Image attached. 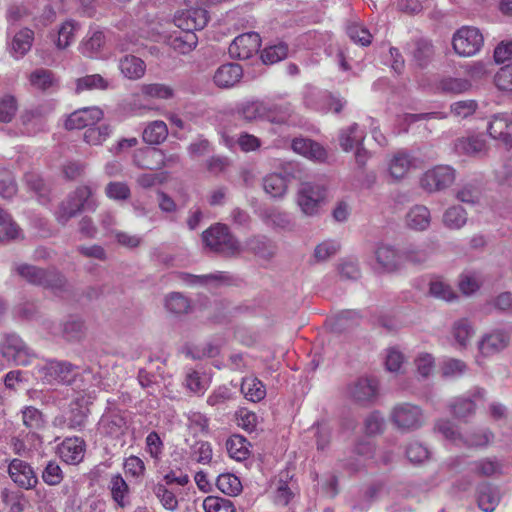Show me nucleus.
Here are the masks:
<instances>
[{
    "label": "nucleus",
    "mask_w": 512,
    "mask_h": 512,
    "mask_svg": "<svg viewBox=\"0 0 512 512\" xmlns=\"http://www.w3.org/2000/svg\"><path fill=\"white\" fill-rule=\"evenodd\" d=\"M105 43V36L102 31L89 30L80 45L82 54L87 57L96 56Z\"/></svg>",
    "instance_id": "obj_37"
},
{
    "label": "nucleus",
    "mask_w": 512,
    "mask_h": 512,
    "mask_svg": "<svg viewBox=\"0 0 512 512\" xmlns=\"http://www.w3.org/2000/svg\"><path fill=\"white\" fill-rule=\"evenodd\" d=\"M267 111L266 102L261 100L246 101L236 108L238 118L248 123L266 120Z\"/></svg>",
    "instance_id": "obj_23"
},
{
    "label": "nucleus",
    "mask_w": 512,
    "mask_h": 512,
    "mask_svg": "<svg viewBox=\"0 0 512 512\" xmlns=\"http://www.w3.org/2000/svg\"><path fill=\"white\" fill-rule=\"evenodd\" d=\"M288 55V46L284 42H278L270 45L261 53V59L264 64H275L282 61Z\"/></svg>",
    "instance_id": "obj_45"
},
{
    "label": "nucleus",
    "mask_w": 512,
    "mask_h": 512,
    "mask_svg": "<svg viewBox=\"0 0 512 512\" xmlns=\"http://www.w3.org/2000/svg\"><path fill=\"white\" fill-rule=\"evenodd\" d=\"M451 410L455 417L465 419L475 411V404L469 397H459L451 404Z\"/></svg>",
    "instance_id": "obj_62"
},
{
    "label": "nucleus",
    "mask_w": 512,
    "mask_h": 512,
    "mask_svg": "<svg viewBox=\"0 0 512 512\" xmlns=\"http://www.w3.org/2000/svg\"><path fill=\"white\" fill-rule=\"evenodd\" d=\"M403 254L393 246L381 243L375 249L377 269L381 272H394L401 266Z\"/></svg>",
    "instance_id": "obj_18"
},
{
    "label": "nucleus",
    "mask_w": 512,
    "mask_h": 512,
    "mask_svg": "<svg viewBox=\"0 0 512 512\" xmlns=\"http://www.w3.org/2000/svg\"><path fill=\"white\" fill-rule=\"evenodd\" d=\"M11 480L20 488L29 490L38 483V477L32 466L21 459H13L8 466Z\"/></svg>",
    "instance_id": "obj_13"
},
{
    "label": "nucleus",
    "mask_w": 512,
    "mask_h": 512,
    "mask_svg": "<svg viewBox=\"0 0 512 512\" xmlns=\"http://www.w3.org/2000/svg\"><path fill=\"white\" fill-rule=\"evenodd\" d=\"M417 168V160L406 151H398L388 162V173L394 181L407 176L410 170Z\"/></svg>",
    "instance_id": "obj_19"
},
{
    "label": "nucleus",
    "mask_w": 512,
    "mask_h": 512,
    "mask_svg": "<svg viewBox=\"0 0 512 512\" xmlns=\"http://www.w3.org/2000/svg\"><path fill=\"white\" fill-rule=\"evenodd\" d=\"M216 486L222 493L229 496H236L242 490L239 478L231 473L220 474L216 479Z\"/></svg>",
    "instance_id": "obj_43"
},
{
    "label": "nucleus",
    "mask_w": 512,
    "mask_h": 512,
    "mask_svg": "<svg viewBox=\"0 0 512 512\" xmlns=\"http://www.w3.org/2000/svg\"><path fill=\"white\" fill-rule=\"evenodd\" d=\"M261 39L258 33L248 32L237 36L229 46V55L232 58L245 60L258 52Z\"/></svg>",
    "instance_id": "obj_12"
},
{
    "label": "nucleus",
    "mask_w": 512,
    "mask_h": 512,
    "mask_svg": "<svg viewBox=\"0 0 512 512\" xmlns=\"http://www.w3.org/2000/svg\"><path fill=\"white\" fill-rule=\"evenodd\" d=\"M39 373L48 384L71 385L79 371L77 366L68 361L49 360L39 369Z\"/></svg>",
    "instance_id": "obj_7"
},
{
    "label": "nucleus",
    "mask_w": 512,
    "mask_h": 512,
    "mask_svg": "<svg viewBox=\"0 0 512 512\" xmlns=\"http://www.w3.org/2000/svg\"><path fill=\"white\" fill-rule=\"evenodd\" d=\"M168 135V128L164 121L156 120L149 123L143 131V141L150 144L156 145L163 142Z\"/></svg>",
    "instance_id": "obj_39"
},
{
    "label": "nucleus",
    "mask_w": 512,
    "mask_h": 512,
    "mask_svg": "<svg viewBox=\"0 0 512 512\" xmlns=\"http://www.w3.org/2000/svg\"><path fill=\"white\" fill-rule=\"evenodd\" d=\"M411 55L414 63L418 67H426L434 56V47L432 43L424 38L416 39L412 43Z\"/></svg>",
    "instance_id": "obj_29"
},
{
    "label": "nucleus",
    "mask_w": 512,
    "mask_h": 512,
    "mask_svg": "<svg viewBox=\"0 0 512 512\" xmlns=\"http://www.w3.org/2000/svg\"><path fill=\"white\" fill-rule=\"evenodd\" d=\"M126 419L119 411L105 413L99 421L101 433L110 437H119L126 430Z\"/></svg>",
    "instance_id": "obj_21"
},
{
    "label": "nucleus",
    "mask_w": 512,
    "mask_h": 512,
    "mask_svg": "<svg viewBox=\"0 0 512 512\" xmlns=\"http://www.w3.org/2000/svg\"><path fill=\"white\" fill-rule=\"evenodd\" d=\"M442 222L448 229L459 230L467 222V213L461 206L449 207L443 214Z\"/></svg>",
    "instance_id": "obj_40"
},
{
    "label": "nucleus",
    "mask_w": 512,
    "mask_h": 512,
    "mask_svg": "<svg viewBox=\"0 0 512 512\" xmlns=\"http://www.w3.org/2000/svg\"><path fill=\"white\" fill-rule=\"evenodd\" d=\"M109 489L112 499L120 508H124L129 504V487L120 474L111 476Z\"/></svg>",
    "instance_id": "obj_34"
},
{
    "label": "nucleus",
    "mask_w": 512,
    "mask_h": 512,
    "mask_svg": "<svg viewBox=\"0 0 512 512\" xmlns=\"http://www.w3.org/2000/svg\"><path fill=\"white\" fill-rule=\"evenodd\" d=\"M35 357L36 354L19 335H3L0 341V361L3 360L8 365L27 366Z\"/></svg>",
    "instance_id": "obj_4"
},
{
    "label": "nucleus",
    "mask_w": 512,
    "mask_h": 512,
    "mask_svg": "<svg viewBox=\"0 0 512 512\" xmlns=\"http://www.w3.org/2000/svg\"><path fill=\"white\" fill-rule=\"evenodd\" d=\"M109 87V82L104 79L100 74H92L81 77L76 82V91L81 92L84 90H106Z\"/></svg>",
    "instance_id": "obj_52"
},
{
    "label": "nucleus",
    "mask_w": 512,
    "mask_h": 512,
    "mask_svg": "<svg viewBox=\"0 0 512 512\" xmlns=\"http://www.w3.org/2000/svg\"><path fill=\"white\" fill-rule=\"evenodd\" d=\"M86 443L80 437H67L57 447V454L67 464L77 465L83 461Z\"/></svg>",
    "instance_id": "obj_16"
},
{
    "label": "nucleus",
    "mask_w": 512,
    "mask_h": 512,
    "mask_svg": "<svg viewBox=\"0 0 512 512\" xmlns=\"http://www.w3.org/2000/svg\"><path fill=\"white\" fill-rule=\"evenodd\" d=\"M42 480L49 486H57L64 479V473L56 461H49L42 471Z\"/></svg>",
    "instance_id": "obj_58"
},
{
    "label": "nucleus",
    "mask_w": 512,
    "mask_h": 512,
    "mask_svg": "<svg viewBox=\"0 0 512 512\" xmlns=\"http://www.w3.org/2000/svg\"><path fill=\"white\" fill-rule=\"evenodd\" d=\"M103 117L98 107H84L72 112L65 120L64 126L68 130L83 129L93 126Z\"/></svg>",
    "instance_id": "obj_17"
},
{
    "label": "nucleus",
    "mask_w": 512,
    "mask_h": 512,
    "mask_svg": "<svg viewBox=\"0 0 512 512\" xmlns=\"http://www.w3.org/2000/svg\"><path fill=\"white\" fill-rule=\"evenodd\" d=\"M326 198V187L315 181L301 182L297 191V204L306 216L319 214Z\"/></svg>",
    "instance_id": "obj_6"
},
{
    "label": "nucleus",
    "mask_w": 512,
    "mask_h": 512,
    "mask_svg": "<svg viewBox=\"0 0 512 512\" xmlns=\"http://www.w3.org/2000/svg\"><path fill=\"white\" fill-rule=\"evenodd\" d=\"M474 335V329L467 319H459L452 326V336L460 347H466Z\"/></svg>",
    "instance_id": "obj_42"
},
{
    "label": "nucleus",
    "mask_w": 512,
    "mask_h": 512,
    "mask_svg": "<svg viewBox=\"0 0 512 512\" xmlns=\"http://www.w3.org/2000/svg\"><path fill=\"white\" fill-rule=\"evenodd\" d=\"M198 43V37L192 31H181L170 37L169 45L180 54H188L193 51Z\"/></svg>",
    "instance_id": "obj_33"
},
{
    "label": "nucleus",
    "mask_w": 512,
    "mask_h": 512,
    "mask_svg": "<svg viewBox=\"0 0 512 512\" xmlns=\"http://www.w3.org/2000/svg\"><path fill=\"white\" fill-rule=\"evenodd\" d=\"M135 163L143 169H160L165 165V156L159 149L148 148L135 155Z\"/></svg>",
    "instance_id": "obj_27"
},
{
    "label": "nucleus",
    "mask_w": 512,
    "mask_h": 512,
    "mask_svg": "<svg viewBox=\"0 0 512 512\" xmlns=\"http://www.w3.org/2000/svg\"><path fill=\"white\" fill-rule=\"evenodd\" d=\"M432 249L428 246L409 247L403 252V258L415 265H422L428 262Z\"/></svg>",
    "instance_id": "obj_53"
},
{
    "label": "nucleus",
    "mask_w": 512,
    "mask_h": 512,
    "mask_svg": "<svg viewBox=\"0 0 512 512\" xmlns=\"http://www.w3.org/2000/svg\"><path fill=\"white\" fill-rule=\"evenodd\" d=\"M208 13L203 8H191L178 12L174 17L175 25L183 31L203 29L208 23Z\"/></svg>",
    "instance_id": "obj_15"
},
{
    "label": "nucleus",
    "mask_w": 512,
    "mask_h": 512,
    "mask_svg": "<svg viewBox=\"0 0 512 512\" xmlns=\"http://www.w3.org/2000/svg\"><path fill=\"white\" fill-rule=\"evenodd\" d=\"M481 285L482 277L475 271H465L459 276L458 287L460 291L466 296H470L477 292Z\"/></svg>",
    "instance_id": "obj_41"
},
{
    "label": "nucleus",
    "mask_w": 512,
    "mask_h": 512,
    "mask_svg": "<svg viewBox=\"0 0 512 512\" xmlns=\"http://www.w3.org/2000/svg\"><path fill=\"white\" fill-rule=\"evenodd\" d=\"M481 197V188L477 183L468 182L462 184L457 192L456 198L466 204H476Z\"/></svg>",
    "instance_id": "obj_51"
},
{
    "label": "nucleus",
    "mask_w": 512,
    "mask_h": 512,
    "mask_svg": "<svg viewBox=\"0 0 512 512\" xmlns=\"http://www.w3.org/2000/svg\"><path fill=\"white\" fill-rule=\"evenodd\" d=\"M241 392L251 402H259L266 396L264 384L255 377H246L241 384Z\"/></svg>",
    "instance_id": "obj_36"
},
{
    "label": "nucleus",
    "mask_w": 512,
    "mask_h": 512,
    "mask_svg": "<svg viewBox=\"0 0 512 512\" xmlns=\"http://www.w3.org/2000/svg\"><path fill=\"white\" fill-rule=\"evenodd\" d=\"M204 244L212 251L225 256H236L243 251L238 239L225 224L217 223L202 233Z\"/></svg>",
    "instance_id": "obj_3"
},
{
    "label": "nucleus",
    "mask_w": 512,
    "mask_h": 512,
    "mask_svg": "<svg viewBox=\"0 0 512 512\" xmlns=\"http://www.w3.org/2000/svg\"><path fill=\"white\" fill-rule=\"evenodd\" d=\"M144 96L156 99H170L173 97V89L161 83L144 84L141 87Z\"/></svg>",
    "instance_id": "obj_60"
},
{
    "label": "nucleus",
    "mask_w": 512,
    "mask_h": 512,
    "mask_svg": "<svg viewBox=\"0 0 512 512\" xmlns=\"http://www.w3.org/2000/svg\"><path fill=\"white\" fill-rule=\"evenodd\" d=\"M484 37L476 27L464 26L458 29L453 35V49L463 57H470L477 54L482 48Z\"/></svg>",
    "instance_id": "obj_8"
},
{
    "label": "nucleus",
    "mask_w": 512,
    "mask_h": 512,
    "mask_svg": "<svg viewBox=\"0 0 512 512\" xmlns=\"http://www.w3.org/2000/svg\"><path fill=\"white\" fill-rule=\"evenodd\" d=\"M210 382L195 370L188 371L185 377V387L194 394L203 395L209 388Z\"/></svg>",
    "instance_id": "obj_50"
},
{
    "label": "nucleus",
    "mask_w": 512,
    "mask_h": 512,
    "mask_svg": "<svg viewBox=\"0 0 512 512\" xmlns=\"http://www.w3.org/2000/svg\"><path fill=\"white\" fill-rule=\"evenodd\" d=\"M435 429L447 440L456 445H461L463 441V435L458 432L451 421L439 420L435 425Z\"/></svg>",
    "instance_id": "obj_61"
},
{
    "label": "nucleus",
    "mask_w": 512,
    "mask_h": 512,
    "mask_svg": "<svg viewBox=\"0 0 512 512\" xmlns=\"http://www.w3.org/2000/svg\"><path fill=\"white\" fill-rule=\"evenodd\" d=\"M509 343V333L503 329H495L485 334L479 341V354L483 357L496 355L507 348Z\"/></svg>",
    "instance_id": "obj_14"
},
{
    "label": "nucleus",
    "mask_w": 512,
    "mask_h": 512,
    "mask_svg": "<svg viewBox=\"0 0 512 512\" xmlns=\"http://www.w3.org/2000/svg\"><path fill=\"white\" fill-rule=\"evenodd\" d=\"M471 82L464 78H443L439 83V88L446 93L459 94L464 93L471 88Z\"/></svg>",
    "instance_id": "obj_56"
},
{
    "label": "nucleus",
    "mask_w": 512,
    "mask_h": 512,
    "mask_svg": "<svg viewBox=\"0 0 512 512\" xmlns=\"http://www.w3.org/2000/svg\"><path fill=\"white\" fill-rule=\"evenodd\" d=\"M20 234L18 225L0 208V241L16 239Z\"/></svg>",
    "instance_id": "obj_47"
},
{
    "label": "nucleus",
    "mask_w": 512,
    "mask_h": 512,
    "mask_svg": "<svg viewBox=\"0 0 512 512\" xmlns=\"http://www.w3.org/2000/svg\"><path fill=\"white\" fill-rule=\"evenodd\" d=\"M166 309L174 314H184L190 309V302L182 293L172 292L165 298Z\"/></svg>",
    "instance_id": "obj_48"
},
{
    "label": "nucleus",
    "mask_w": 512,
    "mask_h": 512,
    "mask_svg": "<svg viewBox=\"0 0 512 512\" xmlns=\"http://www.w3.org/2000/svg\"><path fill=\"white\" fill-rule=\"evenodd\" d=\"M262 186L271 198L281 199L287 193L288 178L280 173H271L263 178Z\"/></svg>",
    "instance_id": "obj_26"
},
{
    "label": "nucleus",
    "mask_w": 512,
    "mask_h": 512,
    "mask_svg": "<svg viewBox=\"0 0 512 512\" xmlns=\"http://www.w3.org/2000/svg\"><path fill=\"white\" fill-rule=\"evenodd\" d=\"M153 492L165 509L170 511H174L177 509L178 500L175 494L172 491H170L166 487V485L162 483L156 484L153 488Z\"/></svg>",
    "instance_id": "obj_59"
},
{
    "label": "nucleus",
    "mask_w": 512,
    "mask_h": 512,
    "mask_svg": "<svg viewBox=\"0 0 512 512\" xmlns=\"http://www.w3.org/2000/svg\"><path fill=\"white\" fill-rule=\"evenodd\" d=\"M431 223L430 210L424 205H415L406 214V224L416 231L426 230Z\"/></svg>",
    "instance_id": "obj_28"
},
{
    "label": "nucleus",
    "mask_w": 512,
    "mask_h": 512,
    "mask_svg": "<svg viewBox=\"0 0 512 512\" xmlns=\"http://www.w3.org/2000/svg\"><path fill=\"white\" fill-rule=\"evenodd\" d=\"M12 273L22 280L36 286L61 292L66 286L65 277L55 269H43L27 263H15Z\"/></svg>",
    "instance_id": "obj_1"
},
{
    "label": "nucleus",
    "mask_w": 512,
    "mask_h": 512,
    "mask_svg": "<svg viewBox=\"0 0 512 512\" xmlns=\"http://www.w3.org/2000/svg\"><path fill=\"white\" fill-rule=\"evenodd\" d=\"M105 194L109 199L122 201L130 197L131 191L126 183L113 181L109 182L105 187Z\"/></svg>",
    "instance_id": "obj_63"
},
{
    "label": "nucleus",
    "mask_w": 512,
    "mask_h": 512,
    "mask_svg": "<svg viewBox=\"0 0 512 512\" xmlns=\"http://www.w3.org/2000/svg\"><path fill=\"white\" fill-rule=\"evenodd\" d=\"M389 419L403 433L413 432L425 422L422 408L409 402L396 404L390 411Z\"/></svg>",
    "instance_id": "obj_5"
},
{
    "label": "nucleus",
    "mask_w": 512,
    "mask_h": 512,
    "mask_svg": "<svg viewBox=\"0 0 512 512\" xmlns=\"http://www.w3.org/2000/svg\"><path fill=\"white\" fill-rule=\"evenodd\" d=\"M340 248L338 242L326 240L318 244L314 249V258L317 262H323L334 256Z\"/></svg>",
    "instance_id": "obj_64"
},
{
    "label": "nucleus",
    "mask_w": 512,
    "mask_h": 512,
    "mask_svg": "<svg viewBox=\"0 0 512 512\" xmlns=\"http://www.w3.org/2000/svg\"><path fill=\"white\" fill-rule=\"evenodd\" d=\"M291 147L297 154L303 155L312 160H324L326 158L325 149L317 142L307 138H295Z\"/></svg>",
    "instance_id": "obj_25"
},
{
    "label": "nucleus",
    "mask_w": 512,
    "mask_h": 512,
    "mask_svg": "<svg viewBox=\"0 0 512 512\" xmlns=\"http://www.w3.org/2000/svg\"><path fill=\"white\" fill-rule=\"evenodd\" d=\"M454 148L460 155L479 156L486 152L487 145L483 136L475 135L457 139Z\"/></svg>",
    "instance_id": "obj_24"
},
{
    "label": "nucleus",
    "mask_w": 512,
    "mask_h": 512,
    "mask_svg": "<svg viewBox=\"0 0 512 512\" xmlns=\"http://www.w3.org/2000/svg\"><path fill=\"white\" fill-rule=\"evenodd\" d=\"M92 194L91 187L87 185L78 186L59 204L55 212L57 221L65 225L83 209L95 211L98 204L94 199H91Z\"/></svg>",
    "instance_id": "obj_2"
},
{
    "label": "nucleus",
    "mask_w": 512,
    "mask_h": 512,
    "mask_svg": "<svg viewBox=\"0 0 512 512\" xmlns=\"http://www.w3.org/2000/svg\"><path fill=\"white\" fill-rule=\"evenodd\" d=\"M491 138L498 140L506 150L512 149V114L498 113L491 117L488 125Z\"/></svg>",
    "instance_id": "obj_11"
},
{
    "label": "nucleus",
    "mask_w": 512,
    "mask_h": 512,
    "mask_svg": "<svg viewBox=\"0 0 512 512\" xmlns=\"http://www.w3.org/2000/svg\"><path fill=\"white\" fill-rule=\"evenodd\" d=\"M243 69L237 63L223 64L215 71L213 81L219 88H231L240 82Z\"/></svg>",
    "instance_id": "obj_20"
},
{
    "label": "nucleus",
    "mask_w": 512,
    "mask_h": 512,
    "mask_svg": "<svg viewBox=\"0 0 512 512\" xmlns=\"http://www.w3.org/2000/svg\"><path fill=\"white\" fill-rule=\"evenodd\" d=\"M365 137L366 133L359 128L357 123H354L347 129L341 130L339 143L344 151L349 152L359 145H362Z\"/></svg>",
    "instance_id": "obj_32"
},
{
    "label": "nucleus",
    "mask_w": 512,
    "mask_h": 512,
    "mask_svg": "<svg viewBox=\"0 0 512 512\" xmlns=\"http://www.w3.org/2000/svg\"><path fill=\"white\" fill-rule=\"evenodd\" d=\"M379 384L373 377H360L347 385L346 395L352 401L366 406L378 396Z\"/></svg>",
    "instance_id": "obj_9"
},
{
    "label": "nucleus",
    "mask_w": 512,
    "mask_h": 512,
    "mask_svg": "<svg viewBox=\"0 0 512 512\" xmlns=\"http://www.w3.org/2000/svg\"><path fill=\"white\" fill-rule=\"evenodd\" d=\"M243 250L252 252L259 258L270 260L276 254V245L266 236L256 235L245 241Z\"/></svg>",
    "instance_id": "obj_22"
},
{
    "label": "nucleus",
    "mask_w": 512,
    "mask_h": 512,
    "mask_svg": "<svg viewBox=\"0 0 512 512\" xmlns=\"http://www.w3.org/2000/svg\"><path fill=\"white\" fill-rule=\"evenodd\" d=\"M202 506L205 512H236L231 500L218 496H207Z\"/></svg>",
    "instance_id": "obj_49"
},
{
    "label": "nucleus",
    "mask_w": 512,
    "mask_h": 512,
    "mask_svg": "<svg viewBox=\"0 0 512 512\" xmlns=\"http://www.w3.org/2000/svg\"><path fill=\"white\" fill-rule=\"evenodd\" d=\"M477 501L482 511L493 512L499 503V497L490 487L485 486L480 489Z\"/></svg>",
    "instance_id": "obj_57"
},
{
    "label": "nucleus",
    "mask_w": 512,
    "mask_h": 512,
    "mask_svg": "<svg viewBox=\"0 0 512 512\" xmlns=\"http://www.w3.org/2000/svg\"><path fill=\"white\" fill-rule=\"evenodd\" d=\"M33 39L34 33L28 28L17 32L9 45L12 56L16 59L23 57L31 49Z\"/></svg>",
    "instance_id": "obj_31"
},
{
    "label": "nucleus",
    "mask_w": 512,
    "mask_h": 512,
    "mask_svg": "<svg viewBox=\"0 0 512 512\" xmlns=\"http://www.w3.org/2000/svg\"><path fill=\"white\" fill-rule=\"evenodd\" d=\"M111 133L112 127L108 124L90 127L84 132V140L90 145H100L111 135Z\"/></svg>",
    "instance_id": "obj_54"
},
{
    "label": "nucleus",
    "mask_w": 512,
    "mask_h": 512,
    "mask_svg": "<svg viewBox=\"0 0 512 512\" xmlns=\"http://www.w3.org/2000/svg\"><path fill=\"white\" fill-rule=\"evenodd\" d=\"M119 69L128 79L137 80L145 74L144 61L133 55H125L119 60Z\"/></svg>",
    "instance_id": "obj_30"
},
{
    "label": "nucleus",
    "mask_w": 512,
    "mask_h": 512,
    "mask_svg": "<svg viewBox=\"0 0 512 512\" xmlns=\"http://www.w3.org/2000/svg\"><path fill=\"white\" fill-rule=\"evenodd\" d=\"M30 84L36 89L47 90L57 84L54 74L47 69H36L29 76Z\"/></svg>",
    "instance_id": "obj_44"
},
{
    "label": "nucleus",
    "mask_w": 512,
    "mask_h": 512,
    "mask_svg": "<svg viewBox=\"0 0 512 512\" xmlns=\"http://www.w3.org/2000/svg\"><path fill=\"white\" fill-rule=\"evenodd\" d=\"M455 170L448 165H438L427 170L420 179L427 192H436L449 187L455 181Z\"/></svg>",
    "instance_id": "obj_10"
},
{
    "label": "nucleus",
    "mask_w": 512,
    "mask_h": 512,
    "mask_svg": "<svg viewBox=\"0 0 512 512\" xmlns=\"http://www.w3.org/2000/svg\"><path fill=\"white\" fill-rule=\"evenodd\" d=\"M440 369L443 377L457 378L465 374L467 365L460 359L448 358L443 360Z\"/></svg>",
    "instance_id": "obj_55"
},
{
    "label": "nucleus",
    "mask_w": 512,
    "mask_h": 512,
    "mask_svg": "<svg viewBox=\"0 0 512 512\" xmlns=\"http://www.w3.org/2000/svg\"><path fill=\"white\" fill-rule=\"evenodd\" d=\"M429 292L432 296L445 301H453L457 298L450 284L442 278H434L430 281Z\"/></svg>",
    "instance_id": "obj_46"
},
{
    "label": "nucleus",
    "mask_w": 512,
    "mask_h": 512,
    "mask_svg": "<svg viewBox=\"0 0 512 512\" xmlns=\"http://www.w3.org/2000/svg\"><path fill=\"white\" fill-rule=\"evenodd\" d=\"M266 120L271 123L283 124L288 121L293 113L290 103H269L266 102Z\"/></svg>",
    "instance_id": "obj_38"
},
{
    "label": "nucleus",
    "mask_w": 512,
    "mask_h": 512,
    "mask_svg": "<svg viewBox=\"0 0 512 512\" xmlns=\"http://www.w3.org/2000/svg\"><path fill=\"white\" fill-rule=\"evenodd\" d=\"M250 443L245 437L234 434L226 441V449L231 458L237 461H243L248 458L250 454Z\"/></svg>",
    "instance_id": "obj_35"
}]
</instances>
